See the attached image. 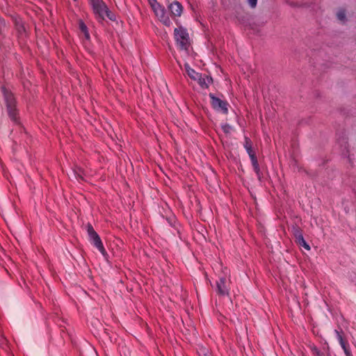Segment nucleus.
Returning <instances> with one entry per match:
<instances>
[{"instance_id":"f257e3e1","label":"nucleus","mask_w":356,"mask_h":356,"mask_svg":"<svg viewBox=\"0 0 356 356\" xmlns=\"http://www.w3.org/2000/svg\"><path fill=\"white\" fill-rule=\"evenodd\" d=\"M174 35L179 49L187 51L190 46V38L187 30L183 26L176 28L174 30Z\"/></svg>"},{"instance_id":"f03ea898","label":"nucleus","mask_w":356,"mask_h":356,"mask_svg":"<svg viewBox=\"0 0 356 356\" xmlns=\"http://www.w3.org/2000/svg\"><path fill=\"white\" fill-rule=\"evenodd\" d=\"M89 1L96 17L99 20L104 19L105 17L112 19L111 13L102 0H89Z\"/></svg>"},{"instance_id":"7ed1b4c3","label":"nucleus","mask_w":356,"mask_h":356,"mask_svg":"<svg viewBox=\"0 0 356 356\" xmlns=\"http://www.w3.org/2000/svg\"><path fill=\"white\" fill-rule=\"evenodd\" d=\"M86 227L90 242L101 252L104 257H106L107 253L99 236L95 231L90 224H88Z\"/></svg>"},{"instance_id":"20e7f679","label":"nucleus","mask_w":356,"mask_h":356,"mask_svg":"<svg viewBox=\"0 0 356 356\" xmlns=\"http://www.w3.org/2000/svg\"><path fill=\"white\" fill-rule=\"evenodd\" d=\"M6 103L7 110L10 118L13 120H17V110L15 109V100L12 93L9 92L4 87L2 88Z\"/></svg>"},{"instance_id":"39448f33","label":"nucleus","mask_w":356,"mask_h":356,"mask_svg":"<svg viewBox=\"0 0 356 356\" xmlns=\"http://www.w3.org/2000/svg\"><path fill=\"white\" fill-rule=\"evenodd\" d=\"M152 10L158 19L166 26H170L172 24L169 17L166 14L165 8L161 6L156 0H154Z\"/></svg>"},{"instance_id":"423d86ee","label":"nucleus","mask_w":356,"mask_h":356,"mask_svg":"<svg viewBox=\"0 0 356 356\" xmlns=\"http://www.w3.org/2000/svg\"><path fill=\"white\" fill-rule=\"evenodd\" d=\"M210 97L211 99V104L214 109L217 111H220L223 113L227 114L228 112L227 108V103L225 101L221 100L220 99L214 97L213 95L210 94Z\"/></svg>"},{"instance_id":"0eeeda50","label":"nucleus","mask_w":356,"mask_h":356,"mask_svg":"<svg viewBox=\"0 0 356 356\" xmlns=\"http://www.w3.org/2000/svg\"><path fill=\"white\" fill-rule=\"evenodd\" d=\"M246 152L248 154L250 159L251 160V163L253 166L254 171L255 172L258 179H261V172L260 168H259V163L257 161V156L252 149V147H250V149H248L246 150Z\"/></svg>"},{"instance_id":"6e6552de","label":"nucleus","mask_w":356,"mask_h":356,"mask_svg":"<svg viewBox=\"0 0 356 356\" xmlns=\"http://www.w3.org/2000/svg\"><path fill=\"white\" fill-rule=\"evenodd\" d=\"M216 291L220 296H229V288L226 284V280L225 277H220L216 282Z\"/></svg>"},{"instance_id":"1a4fd4ad","label":"nucleus","mask_w":356,"mask_h":356,"mask_svg":"<svg viewBox=\"0 0 356 356\" xmlns=\"http://www.w3.org/2000/svg\"><path fill=\"white\" fill-rule=\"evenodd\" d=\"M171 15L174 17H180L183 13V6L179 1H174L168 6Z\"/></svg>"},{"instance_id":"9d476101","label":"nucleus","mask_w":356,"mask_h":356,"mask_svg":"<svg viewBox=\"0 0 356 356\" xmlns=\"http://www.w3.org/2000/svg\"><path fill=\"white\" fill-rule=\"evenodd\" d=\"M334 332L337 335V338L339 342V344L341 345V346L342 349L343 350L346 356H350V351L348 348L347 345H346V342L344 341L343 338L341 336V334H340V332L337 330H334Z\"/></svg>"},{"instance_id":"9b49d317","label":"nucleus","mask_w":356,"mask_h":356,"mask_svg":"<svg viewBox=\"0 0 356 356\" xmlns=\"http://www.w3.org/2000/svg\"><path fill=\"white\" fill-rule=\"evenodd\" d=\"M195 81H197L200 86L204 88L209 87V86L212 82V79L211 77L207 75L202 76V74H201L200 77H199V79H197Z\"/></svg>"},{"instance_id":"f8f14e48","label":"nucleus","mask_w":356,"mask_h":356,"mask_svg":"<svg viewBox=\"0 0 356 356\" xmlns=\"http://www.w3.org/2000/svg\"><path fill=\"white\" fill-rule=\"evenodd\" d=\"M185 70L186 71V73L188 76L193 80H196L197 79H199L200 77V73L197 72L193 69H192L190 65L188 63H186L184 65Z\"/></svg>"},{"instance_id":"ddd939ff","label":"nucleus","mask_w":356,"mask_h":356,"mask_svg":"<svg viewBox=\"0 0 356 356\" xmlns=\"http://www.w3.org/2000/svg\"><path fill=\"white\" fill-rule=\"evenodd\" d=\"M79 29L81 31V32L84 34L86 39L89 40L90 35L88 31V28L82 21L79 22Z\"/></svg>"},{"instance_id":"4468645a","label":"nucleus","mask_w":356,"mask_h":356,"mask_svg":"<svg viewBox=\"0 0 356 356\" xmlns=\"http://www.w3.org/2000/svg\"><path fill=\"white\" fill-rule=\"evenodd\" d=\"M337 18L339 21L342 22H345L346 17V12L343 9H339L338 12L337 13Z\"/></svg>"},{"instance_id":"2eb2a0df","label":"nucleus","mask_w":356,"mask_h":356,"mask_svg":"<svg viewBox=\"0 0 356 356\" xmlns=\"http://www.w3.org/2000/svg\"><path fill=\"white\" fill-rule=\"evenodd\" d=\"M245 142H244V148L245 149V150H247L248 149H250V147H252V141L251 140L247 137V136H245Z\"/></svg>"},{"instance_id":"dca6fc26","label":"nucleus","mask_w":356,"mask_h":356,"mask_svg":"<svg viewBox=\"0 0 356 356\" xmlns=\"http://www.w3.org/2000/svg\"><path fill=\"white\" fill-rule=\"evenodd\" d=\"M293 235L296 238V240L300 238L301 236H302V234L301 231L298 228L293 227Z\"/></svg>"},{"instance_id":"f3484780","label":"nucleus","mask_w":356,"mask_h":356,"mask_svg":"<svg viewBox=\"0 0 356 356\" xmlns=\"http://www.w3.org/2000/svg\"><path fill=\"white\" fill-rule=\"evenodd\" d=\"M311 350L312 353L316 356H323V355L315 346H311Z\"/></svg>"},{"instance_id":"a211bd4d","label":"nucleus","mask_w":356,"mask_h":356,"mask_svg":"<svg viewBox=\"0 0 356 356\" xmlns=\"http://www.w3.org/2000/svg\"><path fill=\"white\" fill-rule=\"evenodd\" d=\"M222 129L225 133L228 134L231 131L232 127L228 124H225L222 125Z\"/></svg>"},{"instance_id":"6ab92c4d","label":"nucleus","mask_w":356,"mask_h":356,"mask_svg":"<svg viewBox=\"0 0 356 356\" xmlns=\"http://www.w3.org/2000/svg\"><path fill=\"white\" fill-rule=\"evenodd\" d=\"M299 245L300 246H302L303 248H305L307 250H310V246L309 245V244L305 241V240L302 241L300 243H299Z\"/></svg>"},{"instance_id":"aec40b11","label":"nucleus","mask_w":356,"mask_h":356,"mask_svg":"<svg viewBox=\"0 0 356 356\" xmlns=\"http://www.w3.org/2000/svg\"><path fill=\"white\" fill-rule=\"evenodd\" d=\"M199 353H202L204 355V356H209L208 355L209 351L207 348H200Z\"/></svg>"},{"instance_id":"412c9836","label":"nucleus","mask_w":356,"mask_h":356,"mask_svg":"<svg viewBox=\"0 0 356 356\" xmlns=\"http://www.w3.org/2000/svg\"><path fill=\"white\" fill-rule=\"evenodd\" d=\"M248 3H249L250 6L252 8L256 7L257 3V0H248Z\"/></svg>"},{"instance_id":"4be33fe9","label":"nucleus","mask_w":356,"mask_h":356,"mask_svg":"<svg viewBox=\"0 0 356 356\" xmlns=\"http://www.w3.org/2000/svg\"><path fill=\"white\" fill-rule=\"evenodd\" d=\"M304 240H305V239H304V237H303V236H301L300 238L297 239V240H296V242L299 244V243H301L302 241H304Z\"/></svg>"},{"instance_id":"5701e85b","label":"nucleus","mask_w":356,"mask_h":356,"mask_svg":"<svg viewBox=\"0 0 356 356\" xmlns=\"http://www.w3.org/2000/svg\"><path fill=\"white\" fill-rule=\"evenodd\" d=\"M149 3H150V5H151V7L152 8V4H154V0H151L149 1Z\"/></svg>"}]
</instances>
